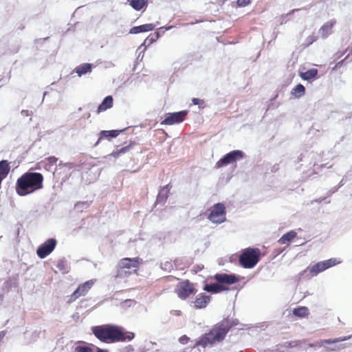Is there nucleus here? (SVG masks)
<instances>
[{"instance_id":"obj_1","label":"nucleus","mask_w":352,"mask_h":352,"mask_svg":"<svg viewBox=\"0 0 352 352\" xmlns=\"http://www.w3.org/2000/svg\"><path fill=\"white\" fill-rule=\"evenodd\" d=\"M91 329L97 339L107 344L129 342L135 337L133 333L125 331L122 327L112 324L94 326Z\"/></svg>"},{"instance_id":"obj_2","label":"nucleus","mask_w":352,"mask_h":352,"mask_svg":"<svg viewBox=\"0 0 352 352\" xmlns=\"http://www.w3.org/2000/svg\"><path fill=\"white\" fill-rule=\"evenodd\" d=\"M237 324L238 322L233 319L224 318L212 326L208 333L202 335L195 342V346L203 348L213 346L223 342L230 330Z\"/></svg>"},{"instance_id":"obj_3","label":"nucleus","mask_w":352,"mask_h":352,"mask_svg":"<svg viewBox=\"0 0 352 352\" xmlns=\"http://www.w3.org/2000/svg\"><path fill=\"white\" fill-rule=\"evenodd\" d=\"M43 176L40 173L27 172L19 177L16 183V192L20 196H25L43 188Z\"/></svg>"},{"instance_id":"obj_4","label":"nucleus","mask_w":352,"mask_h":352,"mask_svg":"<svg viewBox=\"0 0 352 352\" xmlns=\"http://www.w3.org/2000/svg\"><path fill=\"white\" fill-rule=\"evenodd\" d=\"M261 250L258 248H248L245 249L239 256V264L244 268L254 267L259 261Z\"/></svg>"},{"instance_id":"obj_5","label":"nucleus","mask_w":352,"mask_h":352,"mask_svg":"<svg viewBox=\"0 0 352 352\" xmlns=\"http://www.w3.org/2000/svg\"><path fill=\"white\" fill-rule=\"evenodd\" d=\"M340 263V261H338L334 258L320 261L304 270L299 274V276L300 277L305 276L313 277L318 275L319 273L339 264Z\"/></svg>"},{"instance_id":"obj_6","label":"nucleus","mask_w":352,"mask_h":352,"mask_svg":"<svg viewBox=\"0 0 352 352\" xmlns=\"http://www.w3.org/2000/svg\"><path fill=\"white\" fill-rule=\"evenodd\" d=\"M207 217L213 223L219 224L226 219V210L225 205L222 203H217L209 209L207 212Z\"/></svg>"},{"instance_id":"obj_7","label":"nucleus","mask_w":352,"mask_h":352,"mask_svg":"<svg viewBox=\"0 0 352 352\" xmlns=\"http://www.w3.org/2000/svg\"><path fill=\"white\" fill-rule=\"evenodd\" d=\"M175 293L180 299L186 300L190 295L197 293V289L189 280H184L178 283Z\"/></svg>"},{"instance_id":"obj_8","label":"nucleus","mask_w":352,"mask_h":352,"mask_svg":"<svg viewBox=\"0 0 352 352\" xmlns=\"http://www.w3.org/2000/svg\"><path fill=\"white\" fill-rule=\"evenodd\" d=\"M96 282V280L91 279L80 284L77 289L69 296L68 302L71 303L81 296H85L91 289Z\"/></svg>"},{"instance_id":"obj_9","label":"nucleus","mask_w":352,"mask_h":352,"mask_svg":"<svg viewBox=\"0 0 352 352\" xmlns=\"http://www.w3.org/2000/svg\"><path fill=\"white\" fill-rule=\"evenodd\" d=\"M243 157V153L239 150L232 151L222 158H221L215 165L217 168H219L223 166H226L229 164L234 163L237 160H239Z\"/></svg>"},{"instance_id":"obj_10","label":"nucleus","mask_w":352,"mask_h":352,"mask_svg":"<svg viewBox=\"0 0 352 352\" xmlns=\"http://www.w3.org/2000/svg\"><path fill=\"white\" fill-rule=\"evenodd\" d=\"M56 245V240L54 239H49L43 244H41L36 250L38 256L44 258L48 256L55 248Z\"/></svg>"},{"instance_id":"obj_11","label":"nucleus","mask_w":352,"mask_h":352,"mask_svg":"<svg viewBox=\"0 0 352 352\" xmlns=\"http://www.w3.org/2000/svg\"><path fill=\"white\" fill-rule=\"evenodd\" d=\"M187 115L186 111H182L175 113L166 114V118L161 122L162 125H173L183 122Z\"/></svg>"},{"instance_id":"obj_12","label":"nucleus","mask_w":352,"mask_h":352,"mask_svg":"<svg viewBox=\"0 0 352 352\" xmlns=\"http://www.w3.org/2000/svg\"><path fill=\"white\" fill-rule=\"evenodd\" d=\"M212 279L215 280L219 284L226 286L234 284L239 281V278L235 274H228L225 273L216 274Z\"/></svg>"},{"instance_id":"obj_13","label":"nucleus","mask_w":352,"mask_h":352,"mask_svg":"<svg viewBox=\"0 0 352 352\" xmlns=\"http://www.w3.org/2000/svg\"><path fill=\"white\" fill-rule=\"evenodd\" d=\"M351 338V336H344V337H340L336 338L334 339H328V340H322L318 342L319 346H324L326 351H334L337 350L338 349H340V347H330V346H326V344H336L340 342L345 341Z\"/></svg>"},{"instance_id":"obj_14","label":"nucleus","mask_w":352,"mask_h":352,"mask_svg":"<svg viewBox=\"0 0 352 352\" xmlns=\"http://www.w3.org/2000/svg\"><path fill=\"white\" fill-rule=\"evenodd\" d=\"M140 266V259L135 258H124L120 261L119 267L120 269H138Z\"/></svg>"},{"instance_id":"obj_15","label":"nucleus","mask_w":352,"mask_h":352,"mask_svg":"<svg viewBox=\"0 0 352 352\" xmlns=\"http://www.w3.org/2000/svg\"><path fill=\"white\" fill-rule=\"evenodd\" d=\"M211 298L210 296H208L204 293L199 294L195 300L193 301L194 306L196 309L205 308L210 302Z\"/></svg>"},{"instance_id":"obj_16","label":"nucleus","mask_w":352,"mask_h":352,"mask_svg":"<svg viewBox=\"0 0 352 352\" xmlns=\"http://www.w3.org/2000/svg\"><path fill=\"white\" fill-rule=\"evenodd\" d=\"M336 21L335 19L331 20L325 23L319 30V32L323 38H327L333 32V28L336 25Z\"/></svg>"},{"instance_id":"obj_17","label":"nucleus","mask_w":352,"mask_h":352,"mask_svg":"<svg viewBox=\"0 0 352 352\" xmlns=\"http://www.w3.org/2000/svg\"><path fill=\"white\" fill-rule=\"evenodd\" d=\"M122 130H110V131H101L99 133V138L96 142L95 146H97L102 139L110 140L113 138H116Z\"/></svg>"},{"instance_id":"obj_18","label":"nucleus","mask_w":352,"mask_h":352,"mask_svg":"<svg viewBox=\"0 0 352 352\" xmlns=\"http://www.w3.org/2000/svg\"><path fill=\"white\" fill-rule=\"evenodd\" d=\"M204 290L212 294H218L223 291L228 290V288L223 285H220L218 283L212 284H206L204 287Z\"/></svg>"},{"instance_id":"obj_19","label":"nucleus","mask_w":352,"mask_h":352,"mask_svg":"<svg viewBox=\"0 0 352 352\" xmlns=\"http://www.w3.org/2000/svg\"><path fill=\"white\" fill-rule=\"evenodd\" d=\"M113 104V99L111 96H108L104 98L101 104L98 107L96 113L99 114L101 112L111 108Z\"/></svg>"},{"instance_id":"obj_20","label":"nucleus","mask_w":352,"mask_h":352,"mask_svg":"<svg viewBox=\"0 0 352 352\" xmlns=\"http://www.w3.org/2000/svg\"><path fill=\"white\" fill-rule=\"evenodd\" d=\"M126 3L129 4L135 11H140L147 7L148 0H126Z\"/></svg>"},{"instance_id":"obj_21","label":"nucleus","mask_w":352,"mask_h":352,"mask_svg":"<svg viewBox=\"0 0 352 352\" xmlns=\"http://www.w3.org/2000/svg\"><path fill=\"white\" fill-rule=\"evenodd\" d=\"M155 28V25L152 23H146L139 26H134L130 29L129 33L136 34L141 32L151 31Z\"/></svg>"},{"instance_id":"obj_22","label":"nucleus","mask_w":352,"mask_h":352,"mask_svg":"<svg viewBox=\"0 0 352 352\" xmlns=\"http://www.w3.org/2000/svg\"><path fill=\"white\" fill-rule=\"evenodd\" d=\"M297 236V233L294 230H291L283 234L278 240V243L281 245L289 244Z\"/></svg>"},{"instance_id":"obj_23","label":"nucleus","mask_w":352,"mask_h":352,"mask_svg":"<svg viewBox=\"0 0 352 352\" xmlns=\"http://www.w3.org/2000/svg\"><path fill=\"white\" fill-rule=\"evenodd\" d=\"M92 65L90 63H83L76 67L75 69L76 72L79 76L91 72Z\"/></svg>"},{"instance_id":"obj_24","label":"nucleus","mask_w":352,"mask_h":352,"mask_svg":"<svg viewBox=\"0 0 352 352\" xmlns=\"http://www.w3.org/2000/svg\"><path fill=\"white\" fill-rule=\"evenodd\" d=\"M292 312L294 316L300 318H305L309 314V309L304 306L295 308Z\"/></svg>"},{"instance_id":"obj_25","label":"nucleus","mask_w":352,"mask_h":352,"mask_svg":"<svg viewBox=\"0 0 352 352\" xmlns=\"http://www.w3.org/2000/svg\"><path fill=\"white\" fill-rule=\"evenodd\" d=\"M318 69L313 68L311 69H309L305 72H302L300 74V76L302 78V79L305 80H309L313 78H315L318 75Z\"/></svg>"},{"instance_id":"obj_26","label":"nucleus","mask_w":352,"mask_h":352,"mask_svg":"<svg viewBox=\"0 0 352 352\" xmlns=\"http://www.w3.org/2000/svg\"><path fill=\"white\" fill-rule=\"evenodd\" d=\"M10 170L9 163L7 160L0 161V177L6 178Z\"/></svg>"},{"instance_id":"obj_27","label":"nucleus","mask_w":352,"mask_h":352,"mask_svg":"<svg viewBox=\"0 0 352 352\" xmlns=\"http://www.w3.org/2000/svg\"><path fill=\"white\" fill-rule=\"evenodd\" d=\"M171 187L172 186H171L170 184H168L166 185L165 186L162 187L159 192L157 199L159 200H162V201L166 200L168 197Z\"/></svg>"},{"instance_id":"obj_28","label":"nucleus","mask_w":352,"mask_h":352,"mask_svg":"<svg viewBox=\"0 0 352 352\" xmlns=\"http://www.w3.org/2000/svg\"><path fill=\"white\" fill-rule=\"evenodd\" d=\"M305 93V87L301 85L298 84L295 87H294L291 91V94L292 96H294L295 98H300L301 96H304Z\"/></svg>"},{"instance_id":"obj_29","label":"nucleus","mask_w":352,"mask_h":352,"mask_svg":"<svg viewBox=\"0 0 352 352\" xmlns=\"http://www.w3.org/2000/svg\"><path fill=\"white\" fill-rule=\"evenodd\" d=\"M75 352H93L91 346L87 345H78L74 349Z\"/></svg>"},{"instance_id":"obj_30","label":"nucleus","mask_w":352,"mask_h":352,"mask_svg":"<svg viewBox=\"0 0 352 352\" xmlns=\"http://www.w3.org/2000/svg\"><path fill=\"white\" fill-rule=\"evenodd\" d=\"M130 146L131 144L129 146H124L118 151H113V153H111V155L114 157H118V156H120V155L123 154L128 151L129 150Z\"/></svg>"},{"instance_id":"obj_31","label":"nucleus","mask_w":352,"mask_h":352,"mask_svg":"<svg viewBox=\"0 0 352 352\" xmlns=\"http://www.w3.org/2000/svg\"><path fill=\"white\" fill-rule=\"evenodd\" d=\"M251 2V0H237L236 4L239 7H244L250 4Z\"/></svg>"},{"instance_id":"obj_32","label":"nucleus","mask_w":352,"mask_h":352,"mask_svg":"<svg viewBox=\"0 0 352 352\" xmlns=\"http://www.w3.org/2000/svg\"><path fill=\"white\" fill-rule=\"evenodd\" d=\"M302 343V341L297 340V341H292L289 342H286V344L288 347H296L298 346H300Z\"/></svg>"},{"instance_id":"obj_33","label":"nucleus","mask_w":352,"mask_h":352,"mask_svg":"<svg viewBox=\"0 0 352 352\" xmlns=\"http://www.w3.org/2000/svg\"><path fill=\"white\" fill-rule=\"evenodd\" d=\"M317 39H318L317 36H315L314 34H312V35L308 36L307 38V45H309L312 44L314 42L317 41Z\"/></svg>"},{"instance_id":"obj_34","label":"nucleus","mask_w":352,"mask_h":352,"mask_svg":"<svg viewBox=\"0 0 352 352\" xmlns=\"http://www.w3.org/2000/svg\"><path fill=\"white\" fill-rule=\"evenodd\" d=\"M46 160L50 165H54L58 161V158L54 156H50L47 157Z\"/></svg>"},{"instance_id":"obj_35","label":"nucleus","mask_w":352,"mask_h":352,"mask_svg":"<svg viewBox=\"0 0 352 352\" xmlns=\"http://www.w3.org/2000/svg\"><path fill=\"white\" fill-rule=\"evenodd\" d=\"M192 102L195 105H203L204 104V100L196 98H193Z\"/></svg>"},{"instance_id":"obj_36","label":"nucleus","mask_w":352,"mask_h":352,"mask_svg":"<svg viewBox=\"0 0 352 352\" xmlns=\"http://www.w3.org/2000/svg\"><path fill=\"white\" fill-rule=\"evenodd\" d=\"M189 340V338L187 337L186 336H182V337H180L179 338V342L183 344H187Z\"/></svg>"},{"instance_id":"obj_37","label":"nucleus","mask_w":352,"mask_h":352,"mask_svg":"<svg viewBox=\"0 0 352 352\" xmlns=\"http://www.w3.org/2000/svg\"><path fill=\"white\" fill-rule=\"evenodd\" d=\"M21 113L23 116H29L32 115V113L28 110H22Z\"/></svg>"},{"instance_id":"obj_38","label":"nucleus","mask_w":352,"mask_h":352,"mask_svg":"<svg viewBox=\"0 0 352 352\" xmlns=\"http://www.w3.org/2000/svg\"><path fill=\"white\" fill-rule=\"evenodd\" d=\"M343 63H344V60L338 62V63L336 64V65L333 68V69H336L337 68L340 67L343 65Z\"/></svg>"},{"instance_id":"obj_39","label":"nucleus","mask_w":352,"mask_h":352,"mask_svg":"<svg viewBox=\"0 0 352 352\" xmlns=\"http://www.w3.org/2000/svg\"><path fill=\"white\" fill-rule=\"evenodd\" d=\"M64 264H65V262L63 261H58V265H57V267L59 270H62L63 266H64Z\"/></svg>"},{"instance_id":"obj_40","label":"nucleus","mask_w":352,"mask_h":352,"mask_svg":"<svg viewBox=\"0 0 352 352\" xmlns=\"http://www.w3.org/2000/svg\"><path fill=\"white\" fill-rule=\"evenodd\" d=\"M96 352H108V351L107 350H103V349L98 348L97 350H96Z\"/></svg>"},{"instance_id":"obj_41","label":"nucleus","mask_w":352,"mask_h":352,"mask_svg":"<svg viewBox=\"0 0 352 352\" xmlns=\"http://www.w3.org/2000/svg\"><path fill=\"white\" fill-rule=\"evenodd\" d=\"M308 346H309V347H314V346H316V344H308Z\"/></svg>"},{"instance_id":"obj_42","label":"nucleus","mask_w":352,"mask_h":352,"mask_svg":"<svg viewBox=\"0 0 352 352\" xmlns=\"http://www.w3.org/2000/svg\"><path fill=\"white\" fill-rule=\"evenodd\" d=\"M147 41L149 40L150 42H153L154 41V39L153 38H151V39H149V38H147L146 39Z\"/></svg>"},{"instance_id":"obj_43","label":"nucleus","mask_w":352,"mask_h":352,"mask_svg":"<svg viewBox=\"0 0 352 352\" xmlns=\"http://www.w3.org/2000/svg\"><path fill=\"white\" fill-rule=\"evenodd\" d=\"M345 346H346L345 344H342L341 348L344 349Z\"/></svg>"}]
</instances>
